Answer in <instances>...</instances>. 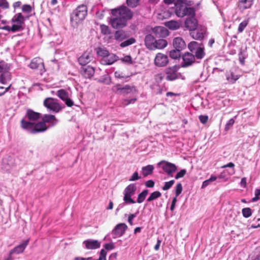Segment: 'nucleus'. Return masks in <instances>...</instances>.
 <instances>
[{
    "label": "nucleus",
    "instance_id": "obj_1",
    "mask_svg": "<svg viewBox=\"0 0 260 260\" xmlns=\"http://www.w3.org/2000/svg\"><path fill=\"white\" fill-rule=\"evenodd\" d=\"M113 90L115 91L116 93L123 96H129L133 97L131 99H125L123 100L122 104L124 106L133 104L137 101V98L134 97L137 92V90L134 86L125 85L121 86L120 84H117L113 86Z\"/></svg>",
    "mask_w": 260,
    "mask_h": 260
},
{
    "label": "nucleus",
    "instance_id": "obj_2",
    "mask_svg": "<svg viewBox=\"0 0 260 260\" xmlns=\"http://www.w3.org/2000/svg\"><path fill=\"white\" fill-rule=\"evenodd\" d=\"M87 15V7L86 5L82 4L79 5L70 13V23L73 27H77L81 23Z\"/></svg>",
    "mask_w": 260,
    "mask_h": 260
},
{
    "label": "nucleus",
    "instance_id": "obj_3",
    "mask_svg": "<svg viewBox=\"0 0 260 260\" xmlns=\"http://www.w3.org/2000/svg\"><path fill=\"white\" fill-rule=\"evenodd\" d=\"M20 125L22 129L31 134L44 132L48 128L46 124L42 121L35 123L34 122H29L25 119H22Z\"/></svg>",
    "mask_w": 260,
    "mask_h": 260
},
{
    "label": "nucleus",
    "instance_id": "obj_4",
    "mask_svg": "<svg viewBox=\"0 0 260 260\" xmlns=\"http://www.w3.org/2000/svg\"><path fill=\"white\" fill-rule=\"evenodd\" d=\"M129 32L123 29H119L115 31L113 34V39L116 41L121 42L120 46L122 48L134 44L136 40L134 38H130Z\"/></svg>",
    "mask_w": 260,
    "mask_h": 260
},
{
    "label": "nucleus",
    "instance_id": "obj_5",
    "mask_svg": "<svg viewBox=\"0 0 260 260\" xmlns=\"http://www.w3.org/2000/svg\"><path fill=\"white\" fill-rule=\"evenodd\" d=\"M175 7V13L178 17H183L185 16H192L195 15L194 9L183 5L181 1H176Z\"/></svg>",
    "mask_w": 260,
    "mask_h": 260
},
{
    "label": "nucleus",
    "instance_id": "obj_6",
    "mask_svg": "<svg viewBox=\"0 0 260 260\" xmlns=\"http://www.w3.org/2000/svg\"><path fill=\"white\" fill-rule=\"evenodd\" d=\"M180 66L175 65L172 67H169L165 69V79L167 81H172L177 79H185V77L178 72Z\"/></svg>",
    "mask_w": 260,
    "mask_h": 260
},
{
    "label": "nucleus",
    "instance_id": "obj_7",
    "mask_svg": "<svg viewBox=\"0 0 260 260\" xmlns=\"http://www.w3.org/2000/svg\"><path fill=\"white\" fill-rule=\"evenodd\" d=\"M44 106L50 111L57 113L64 108L58 103V100L52 98H46L44 101Z\"/></svg>",
    "mask_w": 260,
    "mask_h": 260
},
{
    "label": "nucleus",
    "instance_id": "obj_8",
    "mask_svg": "<svg viewBox=\"0 0 260 260\" xmlns=\"http://www.w3.org/2000/svg\"><path fill=\"white\" fill-rule=\"evenodd\" d=\"M111 13L113 15H118L127 21L131 19L134 15L133 11L124 5L118 8L112 9Z\"/></svg>",
    "mask_w": 260,
    "mask_h": 260
},
{
    "label": "nucleus",
    "instance_id": "obj_9",
    "mask_svg": "<svg viewBox=\"0 0 260 260\" xmlns=\"http://www.w3.org/2000/svg\"><path fill=\"white\" fill-rule=\"evenodd\" d=\"M29 15H23L21 13L15 14L11 19L13 25L16 27L17 31L21 30L23 28V25L26 19L29 18Z\"/></svg>",
    "mask_w": 260,
    "mask_h": 260
},
{
    "label": "nucleus",
    "instance_id": "obj_10",
    "mask_svg": "<svg viewBox=\"0 0 260 260\" xmlns=\"http://www.w3.org/2000/svg\"><path fill=\"white\" fill-rule=\"evenodd\" d=\"M137 189L135 184H129L124 190L123 201L126 204H135L136 202L132 198Z\"/></svg>",
    "mask_w": 260,
    "mask_h": 260
},
{
    "label": "nucleus",
    "instance_id": "obj_11",
    "mask_svg": "<svg viewBox=\"0 0 260 260\" xmlns=\"http://www.w3.org/2000/svg\"><path fill=\"white\" fill-rule=\"evenodd\" d=\"M29 67L31 69L37 71L40 74H42L45 71L43 60L40 57L33 58L29 63Z\"/></svg>",
    "mask_w": 260,
    "mask_h": 260
},
{
    "label": "nucleus",
    "instance_id": "obj_12",
    "mask_svg": "<svg viewBox=\"0 0 260 260\" xmlns=\"http://www.w3.org/2000/svg\"><path fill=\"white\" fill-rule=\"evenodd\" d=\"M113 18L111 19L110 23L113 28L115 29H122L127 25V21L118 15H113Z\"/></svg>",
    "mask_w": 260,
    "mask_h": 260
},
{
    "label": "nucleus",
    "instance_id": "obj_13",
    "mask_svg": "<svg viewBox=\"0 0 260 260\" xmlns=\"http://www.w3.org/2000/svg\"><path fill=\"white\" fill-rule=\"evenodd\" d=\"M206 32V27L204 26L200 25L194 29L190 31V36L195 40H202L204 38V35Z\"/></svg>",
    "mask_w": 260,
    "mask_h": 260
},
{
    "label": "nucleus",
    "instance_id": "obj_14",
    "mask_svg": "<svg viewBox=\"0 0 260 260\" xmlns=\"http://www.w3.org/2000/svg\"><path fill=\"white\" fill-rule=\"evenodd\" d=\"M127 229V226L124 223H120L117 224L112 231V235L113 238L121 237Z\"/></svg>",
    "mask_w": 260,
    "mask_h": 260
},
{
    "label": "nucleus",
    "instance_id": "obj_15",
    "mask_svg": "<svg viewBox=\"0 0 260 260\" xmlns=\"http://www.w3.org/2000/svg\"><path fill=\"white\" fill-rule=\"evenodd\" d=\"M41 116V113L35 112L32 110L28 109L26 110L25 115L23 119H25L29 122H34L38 120Z\"/></svg>",
    "mask_w": 260,
    "mask_h": 260
},
{
    "label": "nucleus",
    "instance_id": "obj_16",
    "mask_svg": "<svg viewBox=\"0 0 260 260\" xmlns=\"http://www.w3.org/2000/svg\"><path fill=\"white\" fill-rule=\"evenodd\" d=\"M152 32L158 38H166L169 34L168 30L164 26H156L152 29Z\"/></svg>",
    "mask_w": 260,
    "mask_h": 260
},
{
    "label": "nucleus",
    "instance_id": "obj_17",
    "mask_svg": "<svg viewBox=\"0 0 260 260\" xmlns=\"http://www.w3.org/2000/svg\"><path fill=\"white\" fill-rule=\"evenodd\" d=\"M168 57L167 55L162 53H157L154 59L155 64L157 67H165L168 63Z\"/></svg>",
    "mask_w": 260,
    "mask_h": 260
},
{
    "label": "nucleus",
    "instance_id": "obj_18",
    "mask_svg": "<svg viewBox=\"0 0 260 260\" xmlns=\"http://www.w3.org/2000/svg\"><path fill=\"white\" fill-rule=\"evenodd\" d=\"M164 162V165L162 166L163 170L169 176H173V174L177 171V167L174 164L165 162V161H161L159 162L158 165Z\"/></svg>",
    "mask_w": 260,
    "mask_h": 260
},
{
    "label": "nucleus",
    "instance_id": "obj_19",
    "mask_svg": "<svg viewBox=\"0 0 260 260\" xmlns=\"http://www.w3.org/2000/svg\"><path fill=\"white\" fill-rule=\"evenodd\" d=\"M94 72V69L90 66H83L80 69L81 74L85 78H91L93 76Z\"/></svg>",
    "mask_w": 260,
    "mask_h": 260
},
{
    "label": "nucleus",
    "instance_id": "obj_20",
    "mask_svg": "<svg viewBox=\"0 0 260 260\" xmlns=\"http://www.w3.org/2000/svg\"><path fill=\"white\" fill-rule=\"evenodd\" d=\"M182 59V67H187L191 65L194 62L195 58L193 54L187 52L183 55Z\"/></svg>",
    "mask_w": 260,
    "mask_h": 260
},
{
    "label": "nucleus",
    "instance_id": "obj_21",
    "mask_svg": "<svg viewBox=\"0 0 260 260\" xmlns=\"http://www.w3.org/2000/svg\"><path fill=\"white\" fill-rule=\"evenodd\" d=\"M29 239H26L22 241L19 245L15 246L13 249H11V254H19L23 252L25 249L28 245Z\"/></svg>",
    "mask_w": 260,
    "mask_h": 260
},
{
    "label": "nucleus",
    "instance_id": "obj_22",
    "mask_svg": "<svg viewBox=\"0 0 260 260\" xmlns=\"http://www.w3.org/2000/svg\"><path fill=\"white\" fill-rule=\"evenodd\" d=\"M42 122L45 124L48 123L49 124V126H54L57 124L58 120L56 118L55 116L51 114H45L43 116Z\"/></svg>",
    "mask_w": 260,
    "mask_h": 260
},
{
    "label": "nucleus",
    "instance_id": "obj_23",
    "mask_svg": "<svg viewBox=\"0 0 260 260\" xmlns=\"http://www.w3.org/2000/svg\"><path fill=\"white\" fill-rule=\"evenodd\" d=\"M185 26L190 31L198 27V21L194 18V16H190V17L186 19Z\"/></svg>",
    "mask_w": 260,
    "mask_h": 260
},
{
    "label": "nucleus",
    "instance_id": "obj_24",
    "mask_svg": "<svg viewBox=\"0 0 260 260\" xmlns=\"http://www.w3.org/2000/svg\"><path fill=\"white\" fill-rule=\"evenodd\" d=\"M85 248L87 249H95L101 246L100 242L96 240L88 239L83 242Z\"/></svg>",
    "mask_w": 260,
    "mask_h": 260
},
{
    "label": "nucleus",
    "instance_id": "obj_25",
    "mask_svg": "<svg viewBox=\"0 0 260 260\" xmlns=\"http://www.w3.org/2000/svg\"><path fill=\"white\" fill-rule=\"evenodd\" d=\"M173 45L175 49L182 50L186 48V45L181 37H176L173 39Z\"/></svg>",
    "mask_w": 260,
    "mask_h": 260
},
{
    "label": "nucleus",
    "instance_id": "obj_26",
    "mask_svg": "<svg viewBox=\"0 0 260 260\" xmlns=\"http://www.w3.org/2000/svg\"><path fill=\"white\" fill-rule=\"evenodd\" d=\"M156 43V39L151 34L147 35L145 38V44L146 47L150 50L155 49L154 44Z\"/></svg>",
    "mask_w": 260,
    "mask_h": 260
},
{
    "label": "nucleus",
    "instance_id": "obj_27",
    "mask_svg": "<svg viewBox=\"0 0 260 260\" xmlns=\"http://www.w3.org/2000/svg\"><path fill=\"white\" fill-rule=\"evenodd\" d=\"M239 75L236 74L233 70L227 71L225 73L226 79L230 84L235 83L240 78Z\"/></svg>",
    "mask_w": 260,
    "mask_h": 260
},
{
    "label": "nucleus",
    "instance_id": "obj_28",
    "mask_svg": "<svg viewBox=\"0 0 260 260\" xmlns=\"http://www.w3.org/2000/svg\"><path fill=\"white\" fill-rule=\"evenodd\" d=\"M254 0H239L238 7L241 11H244L246 9L251 7Z\"/></svg>",
    "mask_w": 260,
    "mask_h": 260
},
{
    "label": "nucleus",
    "instance_id": "obj_29",
    "mask_svg": "<svg viewBox=\"0 0 260 260\" xmlns=\"http://www.w3.org/2000/svg\"><path fill=\"white\" fill-rule=\"evenodd\" d=\"M92 58L93 56L91 53L85 52L78 58V62L82 67L85 66L92 60Z\"/></svg>",
    "mask_w": 260,
    "mask_h": 260
},
{
    "label": "nucleus",
    "instance_id": "obj_30",
    "mask_svg": "<svg viewBox=\"0 0 260 260\" xmlns=\"http://www.w3.org/2000/svg\"><path fill=\"white\" fill-rule=\"evenodd\" d=\"M117 59V57L116 55L109 53L108 56L101 59V62L104 65H110L115 62Z\"/></svg>",
    "mask_w": 260,
    "mask_h": 260
},
{
    "label": "nucleus",
    "instance_id": "obj_31",
    "mask_svg": "<svg viewBox=\"0 0 260 260\" xmlns=\"http://www.w3.org/2000/svg\"><path fill=\"white\" fill-rule=\"evenodd\" d=\"M154 167L153 165H149L142 168V174L144 177H146L152 174Z\"/></svg>",
    "mask_w": 260,
    "mask_h": 260
},
{
    "label": "nucleus",
    "instance_id": "obj_32",
    "mask_svg": "<svg viewBox=\"0 0 260 260\" xmlns=\"http://www.w3.org/2000/svg\"><path fill=\"white\" fill-rule=\"evenodd\" d=\"M165 25L170 29L176 30L180 27V23L174 20L167 21L165 23Z\"/></svg>",
    "mask_w": 260,
    "mask_h": 260
},
{
    "label": "nucleus",
    "instance_id": "obj_33",
    "mask_svg": "<svg viewBox=\"0 0 260 260\" xmlns=\"http://www.w3.org/2000/svg\"><path fill=\"white\" fill-rule=\"evenodd\" d=\"M11 79V73L9 72L4 73L0 75V82L2 84H5Z\"/></svg>",
    "mask_w": 260,
    "mask_h": 260
},
{
    "label": "nucleus",
    "instance_id": "obj_34",
    "mask_svg": "<svg viewBox=\"0 0 260 260\" xmlns=\"http://www.w3.org/2000/svg\"><path fill=\"white\" fill-rule=\"evenodd\" d=\"M168 45L167 41L164 39L156 40V43L154 44L155 49H161L165 48Z\"/></svg>",
    "mask_w": 260,
    "mask_h": 260
},
{
    "label": "nucleus",
    "instance_id": "obj_35",
    "mask_svg": "<svg viewBox=\"0 0 260 260\" xmlns=\"http://www.w3.org/2000/svg\"><path fill=\"white\" fill-rule=\"evenodd\" d=\"M194 54V58L196 57L197 59H202L205 55V52L204 51V48L201 46L199 47L195 51L193 52Z\"/></svg>",
    "mask_w": 260,
    "mask_h": 260
},
{
    "label": "nucleus",
    "instance_id": "obj_36",
    "mask_svg": "<svg viewBox=\"0 0 260 260\" xmlns=\"http://www.w3.org/2000/svg\"><path fill=\"white\" fill-rule=\"evenodd\" d=\"M201 46V44L196 41H191L188 44V48L192 53H193Z\"/></svg>",
    "mask_w": 260,
    "mask_h": 260
},
{
    "label": "nucleus",
    "instance_id": "obj_37",
    "mask_svg": "<svg viewBox=\"0 0 260 260\" xmlns=\"http://www.w3.org/2000/svg\"><path fill=\"white\" fill-rule=\"evenodd\" d=\"M148 193V189H144L140 193H139L138 196L137 198V203H142L145 199Z\"/></svg>",
    "mask_w": 260,
    "mask_h": 260
},
{
    "label": "nucleus",
    "instance_id": "obj_38",
    "mask_svg": "<svg viewBox=\"0 0 260 260\" xmlns=\"http://www.w3.org/2000/svg\"><path fill=\"white\" fill-rule=\"evenodd\" d=\"M56 95L63 101L69 96V93L64 89H59L57 91Z\"/></svg>",
    "mask_w": 260,
    "mask_h": 260
},
{
    "label": "nucleus",
    "instance_id": "obj_39",
    "mask_svg": "<svg viewBox=\"0 0 260 260\" xmlns=\"http://www.w3.org/2000/svg\"><path fill=\"white\" fill-rule=\"evenodd\" d=\"M161 193L160 192L158 191H155L151 193L148 198L147 199V201L148 202H150L152 201H153L160 197H161Z\"/></svg>",
    "mask_w": 260,
    "mask_h": 260
},
{
    "label": "nucleus",
    "instance_id": "obj_40",
    "mask_svg": "<svg viewBox=\"0 0 260 260\" xmlns=\"http://www.w3.org/2000/svg\"><path fill=\"white\" fill-rule=\"evenodd\" d=\"M9 67L8 64L4 61H0V73L3 74L6 72H9Z\"/></svg>",
    "mask_w": 260,
    "mask_h": 260
},
{
    "label": "nucleus",
    "instance_id": "obj_41",
    "mask_svg": "<svg viewBox=\"0 0 260 260\" xmlns=\"http://www.w3.org/2000/svg\"><path fill=\"white\" fill-rule=\"evenodd\" d=\"M181 50L179 49H174L170 52V56L173 59H177L179 58L181 56Z\"/></svg>",
    "mask_w": 260,
    "mask_h": 260
},
{
    "label": "nucleus",
    "instance_id": "obj_42",
    "mask_svg": "<svg viewBox=\"0 0 260 260\" xmlns=\"http://www.w3.org/2000/svg\"><path fill=\"white\" fill-rule=\"evenodd\" d=\"M96 53L98 56H100L103 57V58H104L109 55V52L107 50L99 47L97 48Z\"/></svg>",
    "mask_w": 260,
    "mask_h": 260
},
{
    "label": "nucleus",
    "instance_id": "obj_43",
    "mask_svg": "<svg viewBox=\"0 0 260 260\" xmlns=\"http://www.w3.org/2000/svg\"><path fill=\"white\" fill-rule=\"evenodd\" d=\"M217 179V177L215 175H212L209 179L204 181L202 185V188H205L209 185L212 182L215 181Z\"/></svg>",
    "mask_w": 260,
    "mask_h": 260
},
{
    "label": "nucleus",
    "instance_id": "obj_44",
    "mask_svg": "<svg viewBox=\"0 0 260 260\" xmlns=\"http://www.w3.org/2000/svg\"><path fill=\"white\" fill-rule=\"evenodd\" d=\"M238 56L240 63L242 65H244L245 64V59L247 57L246 52L241 50L238 54Z\"/></svg>",
    "mask_w": 260,
    "mask_h": 260
},
{
    "label": "nucleus",
    "instance_id": "obj_45",
    "mask_svg": "<svg viewBox=\"0 0 260 260\" xmlns=\"http://www.w3.org/2000/svg\"><path fill=\"white\" fill-rule=\"evenodd\" d=\"M252 210L250 208L246 207L242 209V213L245 218H248L252 215Z\"/></svg>",
    "mask_w": 260,
    "mask_h": 260
},
{
    "label": "nucleus",
    "instance_id": "obj_46",
    "mask_svg": "<svg viewBox=\"0 0 260 260\" xmlns=\"http://www.w3.org/2000/svg\"><path fill=\"white\" fill-rule=\"evenodd\" d=\"M100 28L101 30V33L103 35H108L111 33L110 28L108 26L105 24H101L100 25Z\"/></svg>",
    "mask_w": 260,
    "mask_h": 260
},
{
    "label": "nucleus",
    "instance_id": "obj_47",
    "mask_svg": "<svg viewBox=\"0 0 260 260\" xmlns=\"http://www.w3.org/2000/svg\"><path fill=\"white\" fill-rule=\"evenodd\" d=\"M248 19L244 20L241 22L238 26V31L239 32H242L248 24Z\"/></svg>",
    "mask_w": 260,
    "mask_h": 260
},
{
    "label": "nucleus",
    "instance_id": "obj_48",
    "mask_svg": "<svg viewBox=\"0 0 260 260\" xmlns=\"http://www.w3.org/2000/svg\"><path fill=\"white\" fill-rule=\"evenodd\" d=\"M140 0H126L127 5L131 8H135L139 4Z\"/></svg>",
    "mask_w": 260,
    "mask_h": 260
},
{
    "label": "nucleus",
    "instance_id": "obj_49",
    "mask_svg": "<svg viewBox=\"0 0 260 260\" xmlns=\"http://www.w3.org/2000/svg\"><path fill=\"white\" fill-rule=\"evenodd\" d=\"M234 167H235L234 164L233 162H230L229 164L222 166L221 168H227V167L231 168V169L229 172V174L230 175H232L234 174L235 172V169H234Z\"/></svg>",
    "mask_w": 260,
    "mask_h": 260
},
{
    "label": "nucleus",
    "instance_id": "obj_50",
    "mask_svg": "<svg viewBox=\"0 0 260 260\" xmlns=\"http://www.w3.org/2000/svg\"><path fill=\"white\" fill-rule=\"evenodd\" d=\"M99 82L109 85L111 83V79L108 75H105L99 80Z\"/></svg>",
    "mask_w": 260,
    "mask_h": 260
},
{
    "label": "nucleus",
    "instance_id": "obj_51",
    "mask_svg": "<svg viewBox=\"0 0 260 260\" xmlns=\"http://www.w3.org/2000/svg\"><path fill=\"white\" fill-rule=\"evenodd\" d=\"M21 9H22V11L23 12L26 13L27 14H29V13H31V12L32 11V8L31 6L30 5H27V4L23 5L22 6Z\"/></svg>",
    "mask_w": 260,
    "mask_h": 260
},
{
    "label": "nucleus",
    "instance_id": "obj_52",
    "mask_svg": "<svg viewBox=\"0 0 260 260\" xmlns=\"http://www.w3.org/2000/svg\"><path fill=\"white\" fill-rule=\"evenodd\" d=\"M0 29H3V30H7L9 32L12 31L13 32H15L16 31H18L16 30V27H15L13 24H12V26L6 25V26H4L3 27H0Z\"/></svg>",
    "mask_w": 260,
    "mask_h": 260
},
{
    "label": "nucleus",
    "instance_id": "obj_53",
    "mask_svg": "<svg viewBox=\"0 0 260 260\" xmlns=\"http://www.w3.org/2000/svg\"><path fill=\"white\" fill-rule=\"evenodd\" d=\"M175 181L174 180H170L168 182H166L164 186L162 187L163 190H167L169 189L172 185L174 184Z\"/></svg>",
    "mask_w": 260,
    "mask_h": 260
},
{
    "label": "nucleus",
    "instance_id": "obj_54",
    "mask_svg": "<svg viewBox=\"0 0 260 260\" xmlns=\"http://www.w3.org/2000/svg\"><path fill=\"white\" fill-rule=\"evenodd\" d=\"M182 191V186L181 183H178L175 188L176 197H177L179 196Z\"/></svg>",
    "mask_w": 260,
    "mask_h": 260
},
{
    "label": "nucleus",
    "instance_id": "obj_55",
    "mask_svg": "<svg viewBox=\"0 0 260 260\" xmlns=\"http://www.w3.org/2000/svg\"><path fill=\"white\" fill-rule=\"evenodd\" d=\"M0 7L4 9H7L9 8V3L7 0H0Z\"/></svg>",
    "mask_w": 260,
    "mask_h": 260
},
{
    "label": "nucleus",
    "instance_id": "obj_56",
    "mask_svg": "<svg viewBox=\"0 0 260 260\" xmlns=\"http://www.w3.org/2000/svg\"><path fill=\"white\" fill-rule=\"evenodd\" d=\"M255 197L251 199V202H255L260 199V190L256 189L255 190Z\"/></svg>",
    "mask_w": 260,
    "mask_h": 260
},
{
    "label": "nucleus",
    "instance_id": "obj_57",
    "mask_svg": "<svg viewBox=\"0 0 260 260\" xmlns=\"http://www.w3.org/2000/svg\"><path fill=\"white\" fill-rule=\"evenodd\" d=\"M186 170L182 169L177 173V174L175 176V178L176 179H178L179 178H182L186 174Z\"/></svg>",
    "mask_w": 260,
    "mask_h": 260
},
{
    "label": "nucleus",
    "instance_id": "obj_58",
    "mask_svg": "<svg viewBox=\"0 0 260 260\" xmlns=\"http://www.w3.org/2000/svg\"><path fill=\"white\" fill-rule=\"evenodd\" d=\"M234 122L235 120L233 118L230 119L225 124V129L226 131H228L230 128L233 126V125L234 124Z\"/></svg>",
    "mask_w": 260,
    "mask_h": 260
},
{
    "label": "nucleus",
    "instance_id": "obj_59",
    "mask_svg": "<svg viewBox=\"0 0 260 260\" xmlns=\"http://www.w3.org/2000/svg\"><path fill=\"white\" fill-rule=\"evenodd\" d=\"M141 177L139 176L138 173L137 172H135L131 177V178H129L128 180L129 181H134L139 179Z\"/></svg>",
    "mask_w": 260,
    "mask_h": 260
},
{
    "label": "nucleus",
    "instance_id": "obj_60",
    "mask_svg": "<svg viewBox=\"0 0 260 260\" xmlns=\"http://www.w3.org/2000/svg\"><path fill=\"white\" fill-rule=\"evenodd\" d=\"M105 11L104 10L97 11L96 12V17L100 19H103L105 15Z\"/></svg>",
    "mask_w": 260,
    "mask_h": 260
},
{
    "label": "nucleus",
    "instance_id": "obj_61",
    "mask_svg": "<svg viewBox=\"0 0 260 260\" xmlns=\"http://www.w3.org/2000/svg\"><path fill=\"white\" fill-rule=\"evenodd\" d=\"M138 212H139L138 211L136 213H135V214H130L128 216V222L129 223V224H131V225H133V220L134 219V218H135L137 216V215L138 213Z\"/></svg>",
    "mask_w": 260,
    "mask_h": 260
},
{
    "label": "nucleus",
    "instance_id": "obj_62",
    "mask_svg": "<svg viewBox=\"0 0 260 260\" xmlns=\"http://www.w3.org/2000/svg\"><path fill=\"white\" fill-rule=\"evenodd\" d=\"M199 120L201 123L203 124H205L208 121V117L207 115H202L199 116Z\"/></svg>",
    "mask_w": 260,
    "mask_h": 260
},
{
    "label": "nucleus",
    "instance_id": "obj_63",
    "mask_svg": "<svg viewBox=\"0 0 260 260\" xmlns=\"http://www.w3.org/2000/svg\"><path fill=\"white\" fill-rule=\"evenodd\" d=\"M107 251L102 249L100 251L99 258H101L102 260H106Z\"/></svg>",
    "mask_w": 260,
    "mask_h": 260
},
{
    "label": "nucleus",
    "instance_id": "obj_64",
    "mask_svg": "<svg viewBox=\"0 0 260 260\" xmlns=\"http://www.w3.org/2000/svg\"><path fill=\"white\" fill-rule=\"evenodd\" d=\"M122 60L126 63L128 64L132 63V57L129 55L125 56L122 59Z\"/></svg>",
    "mask_w": 260,
    "mask_h": 260
}]
</instances>
